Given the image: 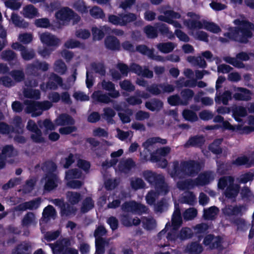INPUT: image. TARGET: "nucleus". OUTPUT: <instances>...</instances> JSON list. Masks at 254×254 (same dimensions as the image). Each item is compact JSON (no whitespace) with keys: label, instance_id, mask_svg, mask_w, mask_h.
<instances>
[{"label":"nucleus","instance_id":"1","mask_svg":"<svg viewBox=\"0 0 254 254\" xmlns=\"http://www.w3.org/2000/svg\"><path fill=\"white\" fill-rule=\"evenodd\" d=\"M202 166V164L192 160L183 161L180 164L176 161L173 163V170L169 173L176 181L178 179H180L177 183V186L179 189H192L195 186L205 185L214 179L213 174L209 172L199 175L195 181L191 179L182 180L187 176H194L200 171Z\"/></svg>","mask_w":254,"mask_h":254},{"label":"nucleus","instance_id":"2","mask_svg":"<svg viewBox=\"0 0 254 254\" xmlns=\"http://www.w3.org/2000/svg\"><path fill=\"white\" fill-rule=\"evenodd\" d=\"M142 176L149 183L155 185V191H150L145 197L147 203L150 205H154L156 211H163L167 206L166 202L162 200L156 204L155 202L159 195H165L169 191L168 185L164 182V176L149 170L143 171Z\"/></svg>","mask_w":254,"mask_h":254},{"label":"nucleus","instance_id":"3","mask_svg":"<svg viewBox=\"0 0 254 254\" xmlns=\"http://www.w3.org/2000/svg\"><path fill=\"white\" fill-rule=\"evenodd\" d=\"M182 223V219L180 211L179 209H177L172 216V225L170 226L168 223L166 224L165 228L158 234L157 239L165 240L166 238L168 241L175 242L178 239L182 241L190 238L192 232L189 228H183L179 234L177 233V230Z\"/></svg>","mask_w":254,"mask_h":254},{"label":"nucleus","instance_id":"4","mask_svg":"<svg viewBox=\"0 0 254 254\" xmlns=\"http://www.w3.org/2000/svg\"><path fill=\"white\" fill-rule=\"evenodd\" d=\"M237 27L227 34L230 39L241 43H246L252 36L254 31V24L250 22L245 17H241L234 21Z\"/></svg>","mask_w":254,"mask_h":254},{"label":"nucleus","instance_id":"5","mask_svg":"<svg viewBox=\"0 0 254 254\" xmlns=\"http://www.w3.org/2000/svg\"><path fill=\"white\" fill-rule=\"evenodd\" d=\"M56 168V164L51 161L46 162L42 166L43 170L48 172L41 180V183L44 185L43 190L45 192L56 190L62 183L59 177L53 173Z\"/></svg>","mask_w":254,"mask_h":254},{"label":"nucleus","instance_id":"6","mask_svg":"<svg viewBox=\"0 0 254 254\" xmlns=\"http://www.w3.org/2000/svg\"><path fill=\"white\" fill-rule=\"evenodd\" d=\"M187 16L188 19L184 20V24H186L190 28H204L213 33H217L220 31L219 27L213 22H208L206 20H200L199 15L193 12H188Z\"/></svg>","mask_w":254,"mask_h":254},{"label":"nucleus","instance_id":"7","mask_svg":"<svg viewBox=\"0 0 254 254\" xmlns=\"http://www.w3.org/2000/svg\"><path fill=\"white\" fill-rule=\"evenodd\" d=\"M24 105L26 106L24 110L26 113L31 114L32 117H36L42 115L43 111L50 109L53 104L49 101L42 102H36L26 100L24 101Z\"/></svg>","mask_w":254,"mask_h":254},{"label":"nucleus","instance_id":"8","mask_svg":"<svg viewBox=\"0 0 254 254\" xmlns=\"http://www.w3.org/2000/svg\"><path fill=\"white\" fill-rule=\"evenodd\" d=\"M82 176V173L77 169H71L66 172L65 179L67 181L66 186L73 189L79 188L83 183L80 181L71 180L74 179H78Z\"/></svg>","mask_w":254,"mask_h":254},{"label":"nucleus","instance_id":"9","mask_svg":"<svg viewBox=\"0 0 254 254\" xmlns=\"http://www.w3.org/2000/svg\"><path fill=\"white\" fill-rule=\"evenodd\" d=\"M159 11L164 15H159L158 17V20L171 24L176 28L181 27V24L175 20L181 17L179 13L172 10H166L164 8L160 9Z\"/></svg>","mask_w":254,"mask_h":254},{"label":"nucleus","instance_id":"10","mask_svg":"<svg viewBox=\"0 0 254 254\" xmlns=\"http://www.w3.org/2000/svg\"><path fill=\"white\" fill-rule=\"evenodd\" d=\"M170 151L171 148L168 146L158 149L155 153L151 154V161L158 163V165L162 168L166 167L167 165V161L164 158Z\"/></svg>","mask_w":254,"mask_h":254},{"label":"nucleus","instance_id":"11","mask_svg":"<svg viewBox=\"0 0 254 254\" xmlns=\"http://www.w3.org/2000/svg\"><path fill=\"white\" fill-rule=\"evenodd\" d=\"M38 82L35 79H27L25 81V86L23 90L24 97L28 98L39 99L40 98V92L39 90L32 89L31 87H36Z\"/></svg>","mask_w":254,"mask_h":254},{"label":"nucleus","instance_id":"12","mask_svg":"<svg viewBox=\"0 0 254 254\" xmlns=\"http://www.w3.org/2000/svg\"><path fill=\"white\" fill-rule=\"evenodd\" d=\"M122 209L125 211L131 212L138 214L147 213L148 208L145 205L136 203L134 201L127 202L122 205Z\"/></svg>","mask_w":254,"mask_h":254},{"label":"nucleus","instance_id":"13","mask_svg":"<svg viewBox=\"0 0 254 254\" xmlns=\"http://www.w3.org/2000/svg\"><path fill=\"white\" fill-rule=\"evenodd\" d=\"M223 243L224 238L223 237H215L211 234L207 235L203 240L204 245L211 249H221Z\"/></svg>","mask_w":254,"mask_h":254},{"label":"nucleus","instance_id":"14","mask_svg":"<svg viewBox=\"0 0 254 254\" xmlns=\"http://www.w3.org/2000/svg\"><path fill=\"white\" fill-rule=\"evenodd\" d=\"M39 37L43 44L54 49L58 47L60 43V40L59 39L48 32L40 34Z\"/></svg>","mask_w":254,"mask_h":254},{"label":"nucleus","instance_id":"15","mask_svg":"<svg viewBox=\"0 0 254 254\" xmlns=\"http://www.w3.org/2000/svg\"><path fill=\"white\" fill-rule=\"evenodd\" d=\"M52 203L61 208V213L62 216H68L74 214L76 209L73 206H70L64 203L62 199H55L51 200Z\"/></svg>","mask_w":254,"mask_h":254},{"label":"nucleus","instance_id":"16","mask_svg":"<svg viewBox=\"0 0 254 254\" xmlns=\"http://www.w3.org/2000/svg\"><path fill=\"white\" fill-rule=\"evenodd\" d=\"M63 80L61 77L55 73H52L49 77V80L46 85L42 84L40 85L41 89L46 91L48 89L56 90L58 86L62 85Z\"/></svg>","mask_w":254,"mask_h":254},{"label":"nucleus","instance_id":"17","mask_svg":"<svg viewBox=\"0 0 254 254\" xmlns=\"http://www.w3.org/2000/svg\"><path fill=\"white\" fill-rule=\"evenodd\" d=\"M73 11L67 7H64L58 10L55 13V17L62 25L67 24L71 20Z\"/></svg>","mask_w":254,"mask_h":254},{"label":"nucleus","instance_id":"18","mask_svg":"<svg viewBox=\"0 0 254 254\" xmlns=\"http://www.w3.org/2000/svg\"><path fill=\"white\" fill-rule=\"evenodd\" d=\"M27 128L32 132L31 137L33 141L37 143H42L44 141L41 131L38 128L37 125L33 121H28Z\"/></svg>","mask_w":254,"mask_h":254},{"label":"nucleus","instance_id":"19","mask_svg":"<svg viewBox=\"0 0 254 254\" xmlns=\"http://www.w3.org/2000/svg\"><path fill=\"white\" fill-rule=\"evenodd\" d=\"M237 58H231L230 57H224L223 60L226 63H229L237 68H244L245 67L244 64L238 60L240 59L242 61H248L250 57L249 55L244 52L240 53L237 55Z\"/></svg>","mask_w":254,"mask_h":254},{"label":"nucleus","instance_id":"20","mask_svg":"<svg viewBox=\"0 0 254 254\" xmlns=\"http://www.w3.org/2000/svg\"><path fill=\"white\" fill-rule=\"evenodd\" d=\"M130 71L139 76L148 78H151L153 76V71L149 70L147 66L141 67L140 65L133 63L130 65Z\"/></svg>","mask_w":254,"mask_h":254},{"label":"nucleus","instance_id":"21","mask_svg":"<svg viewBox=\"0 0 254 254\" xmlns=\"http://www.w3.org/2000/svg\"><path fill=\"white\" fill-rule=\"evenodd\" d=\"M98 86L110 92L109 95L112 98H117L120 95L119 91L115 89V85L111 81L104 80L98 84Z\"/></svg>","mask_w":254,"mask_h":254},{"label":"nucleus","instance_id":"22","mask_svg":"<svg viewBox=\"0 0 254 254\" xmlns=\"http://www.w3.org/2000/svg\"><path fill=\"white\" fill-rule=\"evenodd\" d=\"M16 155L17 151L13 148L12 146L7 145L3 147L2 153L0 155V169L4 167L5 160Z\"/></svg>","mask_w":254,"mask_h":254},{"label":"nucleus","instance_id":"23","mask_svg":"<svg viewBox=\"0 0 254 254\" xmlns=\"http://www.w3.org/2000/svg\"><path fill=\"white\" fill-rule=\"evenodd\" d=\"M235 93L233 95L234 98L239 101H249L251 99L252 92L250 90L242 88H235Z\"/></svg>","mask_w":254,"mask_h":254},{"label":"nucleus","instance_id":"24","mask_svg":"<svg viewBox=\"0 0 254 254\" xmlns=\"http://www.w3.org/2000/svg\"><path fill=\"white\" fill-rule=\"evenodd\" d=\"M111 28L106 26H100V27H93L92 28L93 38L94 40H101L105 35V33H109Z\"/></svg>","mask_w":254,"mask_h":254},{"label":"nucleus","instance_id":"25","mask_svg":"<svg viewBox=\"0 0 254 254\" xmlns=\"http://www.w3.org/2000/svg\"><path fill=\"white\" fill-rule=\"evenodd\" d=\"M135 166V163L130 159L122 161L120 162L118 168H116V172L119 171L125 174L128 173L129 171Z\"/></svg>","mask_w":254,"mask_h":254},{"label":"nucleus","instance_id":"26","mask_svg":"<svg viewBox=\"0 0 254 254\" xmlns=\"http://www.w3.org/2000/svg\"><path fill=\"white\" fill-rule=\"evenodd\" d=\"M69 245V240L64 239L61 241H57L56 244H50V246L54 254H58L64 250V247H67Z\"/></svg>","mask_w":254,"mask_h":254},{"label":"nucleus","instance_id":"27","mask_svg":"<svg viewBox=\"0 0 254 254\" xmlns=\"http://www.w3.org/2000/svg\"><path fill=\"white\" fill-rule=\"evenodd\" d=\"M245 209V207L243 206H226L222 211L223 213L228 217H231L241 214L242 210Z\"/></svg>","mask_w":254,"mask_h":254},{"label":"nucleus","instance_id":"28","mask_svg":"<svg viewBox=\"0 0 254 254\" xmlns=\"http://www.w3.org/2000/svg\"><path fill=\"white\" fill-rule=\"evenodd\" d=\"M110 97L109 94L104 93L100 90L95 91L92 95V98L94 101L105 104L112 102L113 101Z\"/></svg>","mask_w":254,"mask_h":254},{"label":"nucleus","instance_id":"29","mask_svg":"<svg viewBox=\"0 0 254 254\" xmlns=\"http://www.w3.org/2000/svg\"><path fill=\"white\" fill-rule=\"evenodd\" d=\"M156 143H160L162 144H165L167 143V140L165 139H161L157 137L150 138L142 144L144 148V151H151L150 149L153 147L154 145Z\"/></svg>","mask_w":254,"mask_h":254},{"label":"nucleus","instance_id":"30","mask_svg":"<svg viewBox=\"0 0 254 254\" xmlns=\"http://www.w3.org/2000/svg\"><path fill=\"white\" fill-rule=\"evenodd\" d=\"M184 25L190 30V35L192 36L195 39L207 41L208 36L205 32L199 30V29L198 28H190L186 24H184Z\"/></svg>","mask_w":254,"mask_h":254},{"label":"nucleus","instance_id":"31","mask_svg":"<svg viewBox=\"0 0 254 254\" xmlns=\"http://www.w3.org/2000/svg\"><path fill=\"white\" fill-rule=\"evenodd\" d=\"M21 13L24 17L27 18H33L39 16L38 9L32 4L24 6Z\"/></svg>","mask_w":254,"mask_h":254},{"label":"nucleus","instance_id":"32","mask_svg":"<svg viewBox=\"0 0 254 254\" xmlns=\"http://www.w3.org/2000/svg\"><path fill=\"white\" fill-rule=\"evenodd\" d=\"M106 47L111 50H119L120 47V42L118 39L114 36H108L105 40Z\"/></svg>","mask_w":254,"mask_h":254},{"label":"nucleus","instance_id":"33","mask_svg":"<svg viewBox=\"0 0 254 254\" xmlns=\"http://www.w3.org/2000/svg\"><path fill=\"white\" fill-rule=\"evenodd\" d=\"M49 65L45 62H41L38 61H35L32 64H30L27 66V69L29 72H32L35 69H40L45 71L48 70Z\"/></svg>","mask_w":254,"mask_h":254},{"label":"nucleus","instance_id":"34","mask_svg":"<svg viewBox=\"0 0 254 254\" xmlns=\"http://www.w3.org/2000/svg\"><path fill=\"white\" fill-rule=\"evenodd\" d=\"M124 153L123 149H120L117 151L113 152L111 154V160L110 161H106L102 164L103 168L110 167L116 164L118 162V157H120Z\"/></svg>","mask_w":254,"mask_h":254},{"label":"nucleus","instance_id":"35","mask_svg":"<svg viewBox=\"0 0 254 254\" xmlns=\"http://www.w3.org/2000/svg\"><path fill=\"white\" fill-rule=\"evenodd\" d=\"M233 116L238 122H241L240 117H245L247 115V111L246 108L243 106H234L232 107Z\"/></svg>","mask_w":254,"mask_h":254},{"label":"nucleus","instance_id":"36","mask_svg":"<svg viewBox=\"0 0 254 254\" xmlns=\"http://www.w3.org/2000/svg\"><path fill=\"white\" fill-rule=\"evenodd\" d=\"M40 203V199H36L35 200H31L30 201L26 202L20 204L17 208L20 210H25L26 209H34L37 208Z\"/></svg>","mask_w":254,"mask_h":254},{"label":"nucleus","instance_id":"37","mask_svg":"<svg viewBox=\"0 0 254 254\" xmlns=\"http://www.w3.org/2000/svg\"><path fill=\"white\" fill-rule=\"evenodd\" d=\"M240 190V186L236 184H232L228 186L225 192L227 197L230 199H235L238 194Z\"/></svg>","mask_w":254,"mask_h":254},{"label":"nucleus","instance_id":"38","mask_svg":"<svg viewBox=\"0 0 254 254\" xmlns=\"http://www.w3.org/2000/svg\"><path fill=\"white\" fill-rule=\"evenodd\" d=\"M73 119L68 115L62 114L58 117L55 120L56 126H65L73 125L74 124Z\"/></svg>","mask_w":254,"mask_h":254},{"label":"nucleus","instance_id":"39","mask_svg":"<svg viewBox=\"0 0 254 254\" xmlns=\"http://www.w3.org/2000/svg\"><path fill=\"white\" fill-rule=\"evenodd\" d=\"M32 250V246L28 243L23 242L14 249L12 254H28V252Z\"/></svg>","mask_w":254,"mask_h":254},{"label":"nucleus","instance_id":"40","mask_svg":"<svg viewBox=\"0 0 254 254\" xmlns=\"http://www.w3.org/2000/svg\"><path fill=\"white\" fill-rule=\"evenodd\" d=\"M37 221L35 215L32 212L27 213L22 220V225L25 227H29L35 225Z\"/></svg>","mask_w":254,"mask_h":254},{"label":"nucleus","instance_id":"41","mask_svg":"<svg viewBox=\"0 0 254 254\" xmlns=\"http://www.w3.org/2000/svg\"><path fill=\"white\" fill-rule=\"evenodd\" d=\"M177 46V44L172 42L162 43L157 45V48L161 52L165 54L171 52Z\"/></svg>","mask_w":254,"mask_h":254},{"label":"nucleus","instance_id":"42","mask_svg":"<svg viewBox=\"0 0 254 254\" xmlns=\"http://www.w3.org/2000/svg\"><path fill=\"white\" fill-rule=\"evenodd\" d=\"M66 197L68 202L72 205L78 203L81 199V196L79 193L71 191L66 192Z\"/></svg>","mask_w":254,"mask_h":254},{"label":"nucleus","instance_id":"43","mask_svg":"<svg viewBox=\"0 0 254 254\" xmlns=\"http://www.w3.org/2000/svg\"><path fill=\"white\" fill-rule=\"evenodd\" d=\"M203 250L202 246L198 243H192L187 246L185 252L190 254H199Z\"/></svg>","mask_w":254,"mask_h":254},{"label":"nucleus","instance_id":"44","mask_svg":"<svg viewBox=\"0 0 254 254\" xmlns=\"http://www.w3.org/2000/svg\"><path fill=\"white\" fill-rule=\"evenodd\" d=\"M11 21L17 27L26 28L28 27V23L22 19L17 14L12 13L11 16Z\"/></svg>","mask_w":254,"mask_h":254},{"label":"nucleus","instance_id":"45","mask_svg":"<svg viewBox=\"0 0 254 254\" xmlns=\"http://www.w3.org/2000/svg\"><path fill=\"white\" fill-rule=\"evenodd\" d=\"M219 212L218 209L215 206H212L207 209L204 210L203 217L205 219L212 220L215 218Z\"/></svg>","mask_w":254,"mask_h":254},{"label":"nucleus","instance_id":"46","mask_svg":"<svg viewBox=\"0 0 254 254\" xmlns=\"http://www.w3.org/2000/svg\"><path fill=\"white\" fill-rule=\"evenodd\" d=\"M232 98V93L229 91H225L222 95H216L215 101L217 103H220L221 102L224 105H227L229 100Z\"/></svg>","mask_w":254,"mask_h":254},{"label":"nucleus","instance_id":"47","mask_svg":"<svg viewBox=\"0 0 254 254\" xmlns=\"http://www.w3.org/2000/svg\"><path fill=\"white\" fill-rule=\"evenodd\" d=\"M184 80V77H181L175 82V83L179 88L183 87H194L196 85V81L194 79L188 80L185 81Z\"/></svg>","mask_w":254,"mask_h":254},{"label":"nucleus","instance_id":"48","mask_svg":"<svg viewBox=\"0 0 254 254\" xmlns=\"http://www.w3.org/2000/svg\"><path fill=\"white\" fill-rule=\"evenodd\" d=\"M115 115V112L112 108L108 107L104 109V113L102 117L108 123L113 124L115 123L113 118Z\"/></svg>","mask_w":254,"mask_h":254},{"label":"nucleus","instance_id":"49","mask_svg":"<svg viewBox=\"0 0 254 254\" xmlns=\"http://www.w3.org/2000/svg\"><path fill=\"white\" fill-rule=\"evenodd\" d=\"M204 142V137L201 136H196L191 137L185 144V147L190 146H201Z\"/></svg>","mask_w":254,"mask_h":254},{"label":"nucleus","instance_id":"50","mask_svg":"<svg viewBox=\"0 0 254 254\" xmlns=\"http://www.w3.org/2000/svg\"><path fill=\"white\" fill-rule=\"evenodd\" d=\"M187 61L193 65H197L200 67H205L206 65V62L201 57L190 56Z\"/></svg>","mask_w":254,"mask_h":254},{"label":"nucleus","instance_id":"51","mask_svg":"<svg viewBox=\"0 0 254 254\" xmlns=\"http://www.w3.org/2000/svg\"><path fill=\"white\" fill-rule=\"evenodd\" d=\"M145 106L152 111H158L162 108L163 103L161 101L154 100L150 102H147Z\"/></svg>","mask_w":254,"mask_h":254},{"label":"nucleus","instance_id":"52","mask_svg":"<svg viewBox=\"0 0 254 254\" xmlns=\"http://www.w3.org/2000/svg\"><path fill=\"white\" fill-rule=\"evenodd\" d=\"M234 179L230 176L221 178L218 183V188L224 190L226 187L230 186L234 183Z\"/></svg>","mask_w":254,"mask_h":254},{"label":"nucleus","instance_id":"53","mask_svg":"<svg viewBox=\"0 0 254 254\" xmlns=\"http://www.w3.org/2000/svg\"><path fill=\"white\" fill-rule=\"evenodd\" d=\"M156 27L162 34L165 35L170 39H172L175 36L172 31H169L168 27L165 24H157L156 25Z\"/></svg>","mask_w":254,"mask_h":254},{"label":"nucleus","instance_id":"54","mask_svg":"<svg viewBox=\"0 0 254 254\" xmlns=\"http://www.w3.org/2000/svg\"><path fill=\"white\" fill-rule=\"evenodd\" d=\"M197 215V210L194 207L186 209L183 213V216L185 220H191L195 218Z\"/></svg>","mask_w":254,"mask_h":254},{"label":"nucleus","instance_id":"55","mask_svg":"<svg viewBox=\"0 0 254 254\" xmlns=\"http://www.w3.org/2000/svg\"><path fill=\"white\" fill-rule=\"evenodd\" d=\"M130 182L131 188L134 190L143 189L145 186V183L140 178H132Z\"/></svg>","mask_w":254,"mask_h":254},{"label":"nucleus","instance_id":"56","mask_svg":"<svg viewBox=\"0 0 254 254\" xmlns=\"http://www.w3.org/2000/svg\"><path fill=\"white\" fill-rule=\"evenodd\" d=\"M56 215V210L52 205H48L46 207L43 212V216L44 219H55Z\"/></svg>","mask_w":254,"mask_h":254},{"label":"nucleus","instance_id":"57","mask_svg":"<svg viewBox=\"0 0 254 254\" xmlns=\"http://www.w3.org/2000/svg\"><path fill=\"white\" fill-rule=\"evenodd\" d=\"M38 125L40 128H44L46 131L55 130L56 127V126L49 119H46L43 121H39Z\"/></svg>","mask_w":254,"mask_h":254},{"label":"nucleus","instance_id":"58","mask_svg":"<svg viewBox=\"0 0 254 254\" xmlns=\"http://www.w3.org/2000/svg\"><path fill=\"white\" fill-rule=\"evenodd\" d=\"M123 224L126 226H131L132 225H137L140 222V220L138 218H135L133 219H130L127 215H123L121 219Z\"/></svg>","mask_w":254,"mask_h":254},{"label":"nucleus","instance_id":"59","mask_svg":"<svg viewBox=\"0 0 254 254\" xmlns=\"http://www.w3.org/2000/svg\"><path fill=\"white\" fill-rule=\"evenodd\" d=\"M66 69L67 68L65 64L62 60H57L54 63V70L61 74H64L66 71Z\"/></svg>","mask_w":254,"mask_h":254},{"label":"nucleus","instance_id":"60","mask_svg":"<svg viewBox=\"0 0 254 254\" xmlns=\"http://www.w3.org/2000/svg\"><path fill=\"white\" fill-rule=\"evenodd\" d=\"M182 202L192 205L196 202L195 196L191 192H186L182 198Z\"/></svg>","mask_w":254,"mask_h":254},{"label":"nucleus","instance_id":"61","mask_svg":"<svg viewBox=\"0 0 254 254\" xmlns=\"http://www.w3.org/2000/svg\"><path fill=\"white\" fill-rule=\"evenodd\" d=\"M96 248V253L97 254H103L104 253V248L108 244V242L104 239H97L95 240Z\"/></svg>","mask_w":254,"mask_h":254},{"label":"nucleus","instance_id":"62","mask_svg":"<svg viewBox=\"0 0 254 254\" xmlns=\"http://www.w3.org/2000/svg\"><path fill=\"white\" fill-rule=\"evenodd\" d=\"M248 120L249 126L243 127L242 125L241 133H249L254 131V117H249Z\"/></svg>","mask_w":254,"mask_h":254},{"label":"nucleus","instance_id":"63","mask_svg":"<svg viewBox=\"0 0 254 254\" xmlns=\"http://www.w3.org/2000/svg\"><path fill=\"white\" fill-rule=\"evenodd\" d=\"M0 58L4 61L10 62L16 58V54L11 50H5L1 53Z\"/></svg>","mask_w":254,"mask_h":254},{"label":"nucleus","instance_id":"64","mask_svg":"<svg viewBox=\"0 0 254 254\" xmlns=\"http://www.w3.org/2000/svg\"><path fill=\"white\" fill-rule=\"evenodd\" d=\"M94 207V202L90 197L85 198L83 202L81 207V211L85 213L93 208Z\"/></svg>","mask_w":254,"mask_h":254}]
</instances>
